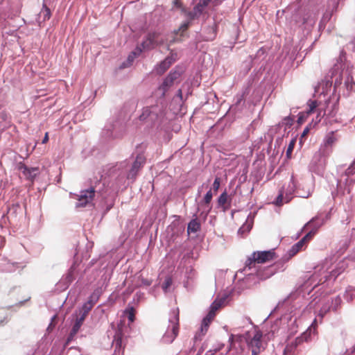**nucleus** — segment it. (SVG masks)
<instances>
[{
    "label": "nucleus",
    "instance_id": "1",
    "mask_svg": "<svg viewBox=\"0 0 355 355\" xmlns=\"http://www.w3.org/2000/svg\"><path fill=\"white\" fill-rule=\"evenodd\" d=\"M276 258L274 250L268 251H257L252 254L246 262L245 266L251 268L255 266L256 263H264L266 262L272 261Z\"/></svg>",
    "mask_w": 355,
    "mask_h": 355
},
{
    "label": "nucleus",
    "instance_id": "2",
    "mask_svg": "<svg viewBox=\"0 0 355 355\" xmlns=\"http://www.w3.org/2000/svg\"><path fill=\"white\" fill-rule=\"evenodd\" d=\"M263 334L260 330H255L252 337H248L247 344L252 351V355H259L265 349L266 343L262 340Z\"/></svg>",
    "mask_w": 355,
    "mask_h": 355
},
{
    "label": "nucleus",
    "instance_id": "3",
    "mask_svg": "<svg viewBox=\"0 0 355 355\" xmlns=\"http://www.w3.org/2000/svg\"><path fill=\"white\" fill-rule=\"evenodd\" d=\"M174 319L171 320L172 323V328L171 330H168L162 338V340L164 343H171L175 338L177 337L179 332V311H174Z\"/></svg>",
    "mask_w": 355,
    "mask_h": 355
},
{
    "label": "nucleus",
    "instance_id": "4",
    "mask_svg": "<svg viewBox=\"0 0 355 355\" xmlns=\"http://www.w3.org/2000/svg\"><path fill=\"white\" fill-rule=\"evenodd\" d=\"M95 189L90 187L88 189L81 191L79 195H76V198L78 200L76 207H84L92 202L95 196Z\"/></svg>",
    "mask_w": 355,
    "mask_h": 355
},
{
    "label": "nucleus",
    "instance_id": "5",
    "mask_svg": "<svg viewBox=\"0 0 355 355\" xmlns=\"http://www.w3.org/2000/svg\"><path fill=\"white\" fill-rule=\"evenodd\" d=\"M159 33L153 32L149 33L146 39L142 42L143 50H150L154 49L156 46L163 42L162 39H159Z\"/></svg>",
    "mask_w": 355,
    "mask_h": 355
},
{
    "label": "nucleus",
    "instance_id": "6",
    "mask_svg": "<svg viewBox=\"0 0 355 355\" xmlns=\"http://www.w3.org/2000/svg\"><path fill=\"white\" fill-rule=\"evenodd\" d=\"M16 168L19 172H21L24 175L26 179L31 181H33L34 178L39 173L38 167L28 168L23 162L18 163Z\"/></svg>",
    "mask_w": 355,
    "mask_h": 355
},
{
    "label": "nucleus",
    "instance_id": "7",
    "mask_svg": "<svg viewBox=\"0 0 355 355\" xmlns=\"http://www.w3.org/2000/svg\"><path fill=\"white\" fill-rule=\"evenodd\" d=\"M211 0H199V2L193 8V10L190 12H187V16L190 19H194L198 17L208 6L209 3Z\"/></svg>",
    "mask_w": 355,
    "mask_h": 355
},
{
    "label": "nucleus",
    "instance_id": "8",
    "mask_svg": "<svg viewBox=\"0 0 355 355\" xmlns=\"http://www.w3.org/2000/svg\"><path fill=\"white\" fill-rule=\"evenodd\" d=\"M182 71L179 70L173 71L168 74L159 87L163 91V93L166 92L173 85V83L180 77Z\"/></svg>",
    "mask_w": 355,
    "mask_h": 355
},
{
    "label": "nucleus",
    "instance_id": "9",
    "mask_svg": "<svg viewBox=\"0 0 355 355\" xmlns=\"http://www.w3.org/2000/svg\"><path fill=\"white\" fill-rule=\"evenodd\" d=\"M213 198L211 189H210L205 194L202 200L200 201V205L202 207L203 210L200 214V216L204 215V218H206L207 215L211 210V206L210 205Z\"/></svg>",
    "mask_w": 355,
    "mask_h": 355
},
{
    "label": "nucleus",
    "instance_id": "10",
    "mask_svg": "<svg viewBox=\"0 0 355 355\" xmlns=\"http://www.w3.org/2000/svg\"><path fill=\"white\" fill-rule=\"evenodd\" d=\"M232 199V196H228L227 193L225 191L218 197V205L225 211L231 207Z\"/></svg>",
    "mask_w": 355,
    "mask_h": 355
},
{
    "label": "nucleus",
    "instance_id": "11",
    "mask_svg": "<svg viewBox=\"0 0 355 355\" xmlns=\"http://www.w3.org/2000/svg\"><path fill=\"white\" fill-rule=\"evenodd\" d=\"M216 315V312L210 309L209 312L207 315V316L203 319L200 327V331L202 334H205L209 327V324H211V321L214 318Z\"/></svg>",
    "mask_w": 355,
    "mask_h": 355
},
{
    "label": "nucleus",
    "instance_id": "12",
    "mask_svg": "<svg viewBox=\"0 0 355 355\" xmlns=\"http://www.w3.org/2000/svg\"><path fill=\"white\" fill-rule=\"evenodd\" d=\"M85 315H81L76 318L75 323L73 324V327L69 334L68 340H71L74 338V336L76 335V334L80 330V327L83 324V322L85 321Z\"/></svg>",
    "mask_w": 355,
    "mask_h": 355
},
{
    "label": "nucleus",
    "instance_id": "13",
    "mask_svg": "<svg viewBox=\"0 0 355 355\" xmlns=\"http://www.w3.org/2000/svg\"><path fill=\"white\" fill-rule=\"evenodd\" d=\"M193 218L189 223L187 226V234L196 233L201 229V224L197 218L196 214L193 216Z\"/></svg>",
    "mask_w": 355,
    "mask_h": 355
},
{
    "label": "nucleus",
    "instance_id": "14",
    "mask_svg": "<svg viewBox=\"0 0 355 355\" xmlns=\"http://www.w3.org/2000/svg\"><path fill=\"white\" fill-rule=\"evenodd\" d=\"M295 189H296V182H295L294 176L292 175L291 178V181L288 183L286 190V191L284 190V192H285L284 202L287 203V202H290V200L292 198L291 195L294 193V191H295Z\"/></svg>",
    "mask_w": 355,
    "mask_h": 355
},
{
    "label": "nucleus",
    "instance_id": "15",
    "mask_svg": "<svg viewBox=\"0 0 355 355\" xmlns=\"http://www.w3.org/2000/svg\"><path fill=\"white\" fill-rule=\"evenodd\" d=\"M309 235H306L297 243L294 244L288 252L290 257L295 256L298 252H300L306 242V239Z\"/></svg>",
    "mask_w": 355,
    "mask_h": 355
},
{
    "label": "nucleus",
    "instance_id": "16",
    "mask_svg": "<svg viewBox=\"0 0 355 355\" xmlns=\"http://www.w3.org/2000/svg\"><path fill=\"white\" fill-rule=\"evenodd\" d=\"M145 162V159L141 155H138L134 162L132 168L130 171L129 175L135 176L137 172L140 169Z\"/></svg>",
    "mask_w": 355,
    "mask_h": 355
},
{
    "label": "nucleus",
    "instance_id": "17",
    "mask_svg": "<svg viewBox=\"0 0 355 355\" xmlns=\"http://www.w3.org/2000/svg\"><path fill=\"white\" fill-rule=\"evenodd\" d=\"M173 61L170 58H166L162 61L156 68V71L158 74H163L172 64Z\"/></svg>",
    "mask_w": 355,
    "mask_h": 355
},
{
    "label": "nucleus",
    "instance_id": "18",
    "mask_svg": "<svg viewBox=\"0 0 355 355\" xmlns=\"http://www.w3.org/2000/svg\"><path fill=\"white\" fill-rule=\"evenodd\" d=\"M274 274L271 267L264 268L263 269L259 270L257 272V276L260 279H266L270 277Z\"/></svg>",
    "mask_w": 355,
    "mask_h": 355
},
{
    "label": "nucleus",
    "instance_id": "19",
    "mask_svg": "<svg viewBox=\"0 0 355 355\" xmlns=\"http://www.w3.org/2000/svg\"><path fill=\"white\" fill-rule=\"evenodd\" d=\"M94 303L90 300L87 302L85 303L83 306V313L81 315H85V318L87 315L90 310L92 309Z\"/></svg>",
    "mask_w": 355,
    "mask_h": 355
},
{
    "label": "nucleus",
    "instance_id": "20",
    "mask_svg": "<svg viewBox=\"0 0 355 355\" xmlns=\"http://www.w3.org/2000/svg\"><path fill=\"white\" fill-rule=\"evenodd\" d=\"M125 314L127 315L129 321L130 322H133L135 320V309L134 307L130 306L126 309L124 311Z\"/></svg>",
    "mask_w": 355,
    "mask_h": 355
},
{
    "label": "nucleus",
    "instance_id": "21",
    "mask_svg": "<svg viewBox=\"0 0 355 355\" xmlns=\"http://www.w3.org/2000/svg\"><path fill=\"white\" fill-rule=\"evenodd\" d=\"M337 137L334 135V132H331L326 137L325 145L331 146L337 141Z\"/></svg>",
    "mask_w": 355,
    "mask_h": 355
},
{
    "label": "nucleus",
    "instance_id": "22",
    "mask_svg": "<svg viewBox=\"0 0 355 355\" xmlns=\"http://www.w3.org/2000/svg\"><path fill=\"white\" fill-rule=\"evenodd\" d=\"M40 15L43 17L44 21L49 19L51 16V10L46 5H44Z\"/></svg>",
    "mask_w": 355,
    "mask_h": 355
},
{
    "label": "nucleus",
    "instance_id": "23",
    "mask_svg": "<svg viewBox=\"0 0 355 355\" xmlns=\"http://www.w3.org/2000/svg\"><path fill=\"white\" fill-rule=\"evenodd\" d=\"M8 322L7 311L4 309H0V327L3 326Z\"/></svg>",
    "mask_w": 355,
    "mask_h": 355
},
{
    "label": "nucleus",
    "instance_id": "24",
    "mask_svg": "<svg viewBox=\"0 0 355 355\" xmlns=\"http://www.w3.org/2000/svg\"><path fill=\"white\" fill-rule=\"evenodd\" d=\"M189 24H190V23L189 21L183 23L178 30H175L174 31L175 34L178 35V34L180 33V36H182L183 33L187 31V29L189 26Z\"/></svg>",
    "mask_w": 355,
    "mask_h": 355
},
{
    "label": "nucleus",
    "instance_id": "25",
    "mask_svg": "<svg viewBox=\"0 0 355 355\" xmlns=\"http://www.w3.org/2000/svg\"><path fill=\"white\" fill-rule=\"evenodd\" d=\"M295 139H293L288 146V148H287V150H286V157L287 158L290 159L291 157V154L293 153V150L294 149V147H295Z\"/></svg>",
    "mask_w": 355,
    "mask_h": 355
},
{
    "label": "nucleus",
    "instance_id": "26",
    "mask_svg": "<svg viewBox=\"0 0 355 355\" xmlns=\"http://www.w3.org/2000/svg\"><path fill=\"white\" fill-rule=\"evenodd\" d=\"M172 283H173V281H172V279L171 277H167L164 283L162 284V289L164 290V292H167L168 288L171 287V286L172 285Z\"/></svg>",
    "mask_w": 355,
    "mask_h": 355
},
{
    "label": "nucleus",
    "instance_id": "27",
    "mask_svg": "<svg viewBox=\"0 0 355 355\" xmlns=\"http://www.w3.org/2000/svg\"><path fill=\"white\" fill-rule=\"evenodd\" d=\"M121 337L122 334L121 331H117L114 336V343L116 347H121Z\"/></svg>",
    "mask_w": 355,
    "mask_h": 355
},
{
    "label": "nucleus",
    "instance_id": "28",
    "mask_svg": "<svg viewBox=\"0 0 355 355\" xmlns=\"http://www.w3.org/2000/svg\"><path fill=\"white\" fill-rule=\"evenodd\" d=\"M223 303V300H214V302L211 304V309L216 312L221 306Z\"/></svg>",
    "mask_w": 355,
    "mask_h": 355
},
{
    "label": "nucleus",
    "instance_id": "29",
    "mask_svg": "<svg viewBox=\"0 0 355 355\" xmlns=\"http://www.w3.org/2000/svg\"><path fill=\"white\" fill-rule=\"evenodd\" d=\"M285 194V192H284V187L282 188V189L280 191L277 198V200H276V205H278V206H281L283 205V198H284V195Z\"/></svg>",
    "mask_w": 355,
    "mask_h": 355
},
{
    "label": "nucleus",
    "instance_id": "30",
    "mask_svg": "<svg viewBox=\"0 0 355 355\" xmlns=\"http://www.w3.org/2000/svg\"><path fill=\"white\" fill-rule=\"evenodd\" d=\"M355 173V159L352 164L347 168L345 174L347 175H351Z\"/></svg>",
    "mask_w": 355,
    "mask_h": 355
},
{
    "label": "nucleus",
    "instance_id": "31",
    "mask_svg": "<svg viewBox=\"0 0 355 355\" xmlns=\"http://www.w3.org/2000/svg\"><path fill=\"white\" fill-rule=\"evenodd\" d=\"M309 109L307 111V114H309L313 112L314 110L318 106L317 101H311L310 103L309 104Z\"/></svg>",
    "mask_w": 355,
    "mask_h": 355
},
{
    "label": "nucleus",
    "instance_id": "32",
    "mask_svg": "<svg viewBox=\"0 0 355 355\" xmlns=\"http://www.w3.org/2000/svg\"><path fill=\"white\" fill-rule=\"evenodd\" d=\"M220 184V180L219 178H216L213 183V189L215 192H217Z\"/></svg>",
    "mask_w": 355,
    "mask_h": 355
},
{
    "label": "nucleus",
    "instance_id": "33",
    "mask_svg": "<svg viewBox=\"0 0 355 355\" xmlns=\"http://www.w3.org/2000/svg\"><path fill=\"white\" fill-rule=\"evenodd\" d=\"M173 3H174V6L176 8L182 9V11L185 12L186 14L187 13L185 10L184 8L182 6L181 0H174Z\"/></svg>",
    "mask_w": 355,
    "mask_h": 355
},
{
    "label": "nucleus",
    "instance_id": "34",
    "mask_svg": "<svg viewBox=\"0 0 355 355\" xmlns=\"http://www.w3.org/2000/svg\"><path fill=\"white\" fill-rule=\"evenodd\" d=\"M283 123L286 125V127H290L293 124V119L289 116H286L284 119Z\"/></svg>",
    "mask_w": 355,
    "mask_h": 355
},
{
    "label": "nucleus",
    "instance_id": "35",
    "mask_svg": "<svg viewBox=\"0 0 355 355\" xmlns=\"http://www.w3.org/2000/svg\"><path fill=\"white\" fill-rule=\"evenodd\" d=\"M309 131H310V128L308 126L304 129V130L301 135V137H300V141H302V140L307 136Z\"/></svg>",
    "mask_w": 355,
    "mask_h": 355
},
{
    "label": "nucleus",
    "instance_id": "36",
    "mask_svg": "<svg viewBox=\"0 0 355 355\" xmlns=\"http://www.w3.org/2000/svg\"><path fill=\"white\" fill-rule=\"evenodd\" d=\"M48 141H49V134H48V132H46V134H45V135H44V138L42 139V144H46V143L48 142Z\"/></svg>",
    "mask_w": 355,
    "mask_h": 355
},
{
    "label": "nucleus",
    "instance_id": "37",
    "mask_svg": "<svg viewBox=\"0 0 355 355\" xmlns=\"http://www.w3.org/2000/svg\"><path fill=\"white\" fill-rule=\"evenodd\" d=\"M304 116H303V114H300L298 117V123H302L303 121H304Z\"/></svg>",
    "mask_w": 355,
    "mask_h": 355
},
{
    "label": "nucleus",
    "instance_id": "38",
    "mask_svg": "<svg viewBox=\"0 0 355 355\" xmlns=\"http://www.w3.org/2000/svg\"><path fill=\"white\" fill-rule=\"evenodd\" d=\"M7 265H8V268L6 269V271L10 272L12 270L10 268L13 266V264L7 263Z\"/></svg>",
    "mask_w": 355,
    "mask_h": 355
},
{
    "label": "nucleus",
    "instance_id": "39",
    "mask_svg": "<svg viewBox=\"0 0 355 355\" xmlns=\"http://www.w3.org/2000/svg\"><path fill=\"white\" fill-rule=\"evenodd\" d=\"M306 235H309L307 239H306V241H309V240H310L311 239V237H312V232H310Z\"/></svg>",
    "mask_w": 355,
    "mask_h": 355
},
{
    "label": "nucleus",
    "instance_id": "40",
    "mask_svg": "<svg viewBox=\"0 0 355 355\" xmlns=\"http://www.w3.org/2000/svg\"><path fill=\"white\" fill-rule=\"evenodd\" d=\"M306 235H309L307 239H306V241H309V240H310L311 239V237H312V232H310Z\"/></svg>",
    "mask_w": 355,
    "mask_h": 355
},
{
    "label": "nucleus",
    "instance_id": "41",
    "mask_svg": "<svg viewBox=\"0 0 355 355\" xmlns=\"http://www.w3.org/2000/svg\"><path fill=\"white\" fill-rule=\"evenodd\" d=\"M178 96H180V98H182V89H178Z\"/></svg>",
    "mask_w": 355,
    "mask_h": 355
},
{
    "label": "nucleus",
    "instance_id": "42",
    "mask_svg": "<svg viewBox=\"0 0 355 355\" xmlns=\"http://www.w3.org/2000/svg\"><path fill=\"white\" fill-rule=\"evenodd\" d=\"M0 241L1 243H3V245L4 244V242H5L4 239L1 236H0Z\"/></svg>",
    "mask_w": 355,
    "mask_h": 355
},
{
    "label": "nucleus",
    "instance_id": "43",
    "mask_svg": "<svg viewBox=\"0 0 355 355\" xmlns=\"http://www.w3.org/2000/svg\"><path fill=\"white\" fill-rule=\"evenodd\" d=\"M133 58H134V56H133V55H130L128 56V60H131V61H132V60H133Z\"/></svg>",
    "mask_w": 355,
    "mask_h": 355
},
{
    "label": "nucleus",
    "instance_id": "44",
    "mask_svg": "<svg viewBox=\"0 0 355 355\" xmlns=\"http://www.w3.org/2000/svg\"><path fill=\"white\" fill-rule=\"evenodd\" d=\"M243 232V227H241L239 230V233Z\"/></svg>",
    "mask_w": 355,
    "mask_h": 355
},
{
    "label": "nucleus",
    "instance_id": "45",
    "mask_svg": "<svg viewBox=\"0 0 355 355\" xmlns=\"http://www.w3.org/2000/svg\"><path fill=\"white\" fill-rule=\"evenodd\" d=\"M317 119H318V121H320V116H319V115H318V116H317Z\"/></svg>",
    "mask_w": 355,
    "mask_h": 355
}]
</instances>
